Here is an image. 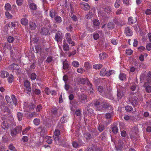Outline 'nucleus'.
I'll list each match as a JSON object with an SVG mask.
<instances>
[{"label": "nucleus", "instance_id": "0e129e2a", "mask_svg": "<svg viewBox=\"0 0 151 151\" xmlns=\"http://www.w3.org/2000/svg\"><path fill=\"white\" fill-rule=\"evenodd\" d=\"M1 110L2 112H4L8 111V108L6 106H2L1 108Z\"/></svg>", "mask_w": 151, "mask_h": 151}, {"label": "nucleus", "instance_id": "58836bf2", "mask_svg": "<svg viewBox=\"0 0 151 151\" xmlns=\"http://www.w3.org/2000/svg\"><path fill=\"white\" fill-rule=\"evenodd\" d=\"M22 129V126H18L16 127L14 129L17 132V134L20 132Z\"/></svg>", "mask_w": 151, "mask_h": 151}, {"label": "nucleus", "instance_id": "ddd939ff", "mask_svg": "<svg viewBox=\"0 0 151 151\" xmlns=\"http://www.w3.org/2000/svg\"><path fill=\"white\" fill-rule=\"evenodd\" d=\"M105 94V96H103V97H106L109 99H112L113 97L112 96V93L111 91H109L107 90L106 91Z\"/></svg>", "mask_w": 151, "mask_h": 151}, {"label": "nucleus", "instance_id": "a211bd4d", "mask_svg": "<svg viewBox=\"0 0 151 151\" xmlns=\"http://www.w3.org/2000/svg\"><path fill=\"white\" fill-rule=\"evenodd\" d=\"M88 85L89 86V90L90 92V94L92 96H94L95 95L94 93V89L92 87V83H90Z\"/></svg>", "mask_w": 151, "mask_h": 151}, {"label": "nucleus", "instance_id": "4c0bfd02", "mask_svg": "<svg viewBox=\"0 0 151 151\" xmlns=\"http://www.w3.org/2000/svg\"><path fill=\"white\" fill-rule=\"evenodd\" d=\"M17 66L18 65L17 64H12L9 66V68L10 70H13L17 68Z\"/></svg>", "mask_w": 151, "mask_h": 151}, {"label": "nucleus", "instance_id": "412c9836", "mask_svg": "<svg viewBox=\"0 0 151 151\" xmlns=\"http://www.w3.org/2000/svg\"><path fill=\"white\" fill-rule=\"evenodd\" d=\"M137 21L136 18L134 19L132 17H129L128 19V22L130 24H133L135 23Z\"/></svg>", "mask_w": 151, "mask_h": 151}, {"label": "nucleus", "instance_id": "dca6fc26", "mask_svg": "<svg viewBox=\"0 0 151 151\" xmlns=\"http://www.w3.org/2000/svg\"><path fill=\"white\" fill-rule=\"evenodd\" d=\"M87 99V96L86 95L83 94L81 95L80 97V101L81 103H85Z\"/></svg>", "mask_w": 151, "mask_h": 151}, {"label": "nucleus", "instance_id": "09e8293b", "mask_svg": "<svg viewBox=\"0 0 151 151\" xmlns=\"http://www.w3.org/2000/svg\"><path fill=\"white\" fill-rule=\"evenodd\" d=\"M121 1L120 0H116L115 3V7L116 8H118L119 7Z\"/></svg>", "mask_w": 151, "mask_h": 151}, {"label": "nucleus", "instance_id": "f704fd0d", "mask_svg": "<svg viewBox=\"0 0 151 151\" xmlns=\"http://www.w3.org/2000/svg\"><path fill=\"white\" fill-rule=\"evenodd\" d=\"M21 22L22 24L25 25L27 24L28 21L26 18H24L21 19Z\"/></svg>", "mask_w": 151, "mask_h": 151}, {"label": "nucleus", "instance_id": "680f3d73", "mask_svg": "<svg viewBox=\"0 0 151 151\" xmlns=\"http://www.w3.org/2000/svg\"><path fill=\"white\" fill-rule=\"evenodd\" d=\"M73 146L75 148H78L79 147V145L76 142L73 141L72 143Z\"/></svg>", "mask_w": 151, "mask_h": 151}, {"label": "nucleus", "instance_id": "20e7f679", "mask_svg": "<svg viewBox=\"0 0 151 151\" xmlns=\"http://www.w3.org/2000/svg\"><path fill=\"white\" fill-rule=\"evenodd\" d=\"M109 107V104L106 101L103 100V102L101 103V105L99 106L98 110L101 111H102L105 110Z\"/></svg>", "mask_w": 151, "mask_h": 151}, {"label": "nucleus", "instance_id": "3c124183", "mask_svg": "<svg viewBox=\"0 0 151 151\" xmlns=\"http://www.w3.org/2000/svg\"><path fill=\"white\" fill-rule=\"evenodd\" d=\"M84 67L87 69L90 68L91 66L90 65L89 63L88 62H86L84 64Z\"/></svg>", "mask_w": 151, "mask_h": 151}, {"label": "nucleus", "instance_id": "ea45409f", "mask_svg": "<svg viewBox=\"0 0 151 151\" xmlns=\"http://www.w3.org/2000/svg\"><path fill=\"white\" fill-rule=\"evenodd\" d=\"M146 106L147 107V109L150 110H151V101H148L146 102Z\"/></svg>", "mask_w": 151, "mask_h": 151}, {"label": "nucleus", "instance_id": "c03bdc74", "mask_svg": "<svg viewBox=\"0 0 151 151\" xmlns=\"http://www.w3.org/2000/svg\"><path fill=\"white\" fill-rule=\"evenodd\" d=\"M14 80V76L12 75H9L8 78V81L9 83H12Z\"/></svg>", "mask_w": 151, "mask_h": 151}, {"label": "nucleus", "instance_id": "e433bc0d", "mask_svg": "<svg viewBox=\"0 0 151 151\" xmlns=\"http://www.w3.org/2000/svg\"><path fill=\"white\" fill-rule=\"evenodd\" d=\"M125 110L128 112H131L133 110V109L132 106H126L125 107Z\"/></svg>", "mask_w": 151, "mask_h": 151}, {"label": "nucleus", "instance_id": "cd10ccee", "mask_svg": "<svg viewBox=\"0 0 151 151\" xmlns=\"http://www.w3.org/2000/svg\"><path fill=\"white\" fill-rule=\"evenodd\" d=\"M1 127L4 129H6L9 127L8 124L6 122L4 121L1 124Z\"/></svg>", "mask_w": 151, "mask_h": 151}, {"label": "nucleus", "instance_id": "4d7b16f0", "mask_svg": "<svg viewBox=\"0 0 151 151\" xmlns=\"http://www.w3.org/2000/svg\"><path fill=\"white\" fill-rule=\"evenodd\" d=\"M30 127H26L25 129H24L22 132V133L23 135L25 134L28 131V130L30 129Z\"/></svg>", "mask_w": 151, "mask_h": 151}, {"label": "nucleus", "instance_id": "423d86ee", "mask_svg": "<svg viewBox=\"0 0 151 151\" xmlns=\"http://www.w3.org/2000/svg\"><path fill=\"white\" fill-rule=\"evenodd\" d=\"M80 6L81 9L84 10H88L90 8L88 4L84 2L81 3L80 4Z\"/></svg>", "mask_w": 151, "mask_h": 151}, {"label": "nucleus", "instance_id": "49530a36", "mask_svg": "<svg viewBox=\"0 0 151 151\" xmlns=\"http://www.w3.org/2000/svg\"><path fill=\"white\" fill-rule=\"evenodd\" d=\"M17 117L19 121L21 120L23 117V114L21 112H18L17 113Z\"/></svg>", "mask_w": 151, "mask_h": 151}, {"label": "nucleus", "instance_id": "393cba45", "mask_svg": "<svg viewBox=\"0 0 151 151\" xmlns=\"http://www.w3.org/2000/svg\"><path fill=\"white\" fill-rule=\"evenodd\" d=\"M9 75V73L6 71H2L1 73V77L3 78L7 77Z\"/></svg>", "mask_w": 151, "mask_h": 151}, {"label": "nucleus", "instance_id": "9b49d317", "mask_svg": "<svg viewBox=\"0 0 151 151\" xmlns=\"http://www.w3.org/2000/svg\"><path fill=\"white\" fill-rule=\"evenodd\" d=\"M124 32L126 35L127 36H132V32L131 29L130 27H128L125 28Z\"/></svg>", "mask_w": 151, "mask_h": 151}, {"label": "nucleus", "instance_id": "f257e3e1", "mask_svg": "<svg viewBox=\"0 0 151 151\" xmlns=\"http://www.w3.org/2000/svg\"><path fill=\"white\" fill-rule=\"evenodd\" d=\"M60 134V130L58 129H55L54 132V134L53 136L54 140L55 141L56 143L58 142V144L60 145L63 147H65V140L60 139L59 135Z\"/></svg>", "mask_w": 151, "mask_h": 151}, {"label": "nucleus", "instance_id": "de8ad7c7", "mask_svg": "<svg viewBox=\"0 0 151 151\" xmlns=\"http://www.w3.org/2000/svg\"><path fill=\"white\" fill-rule=\"evenodd\" d=\"M5 9L7 11L10 10L11 9V7L10 4L8 3L6 4H5Z\"/></svg>", "mask_w": 151, "mask_h": 151}, {"label": "nucleus", "instance_id": "338daca9", "mask_svg": "<svg viewBox=\"0 0 151 151\" xmlns=\"http://www.w3.org/2000/svg\"><path fill=\"white\" fill-rule=\"evenodd\" d=\"M121 134L122 137H125L126 136L127 134L126 131L124 130L121 132Z\"/></svg>", "mask_w": 151, "mask_h": 151}, {"label": "nucleus", "instance_id": "603ef678", "mask_svg": "<svg viewBox=\"0 0 151 151\" xmlns=\"http://www.w3.org/2000/svg\"><path fill=\"white\" fill-rule=\"evenodd\" d=\"M147 79L148 82H149L151 81V72L149 71L147 76Z\"/></svg>", "mask_w": 151, "mask_h": 151}, {"label": "nucleus", "instance_id": "864d4df0", "mask_svg": "<svg viewBox=\"0 0 151 151\" xmlns=\"http://www.w3.org/2000/svg\"><path fill=\"white\" fill-rule=\"evenodd\" d=\"M33 122L35 125L37 126L40 124V120L38 119H35L33 121Z\"/></svg>", "mask_w": 151, "mask_h": 151}, {"label": "nucleus", "instance_id": "aec40b11", "mask_svg": "<svg viewBox=\"0 0 151 151\" xmlns=\"http://www.w3.org/2000/svg\"><path fill=\"white\" fill-rule=\"evenodd\" d=\"M93 25L94 27L96 29L99 28V26L100 24V22L99 20L95 19L93 21Z\"/></svg>", "mask_w": 151, "mask_h": 151}, {"label": "nucleus", "instance_id": "c756f323", "mask_svg": "<svg viewBox=\"0 0 151 151\" xmlns=\"http://www.w3.org/2000/svg\"><path fill=\"white\" fill-rule=\"evenodd\" d=\"M91 133L92 135L93 136V137L96 136L99 134V132L96 129H93L92 130L91 132Z\"/></svg>", "mask_w": 151, "mask_h": 151}, {"label": "nucleus", "instance_id": "8fccbe9b", "mask_svg": "<svg viewBox=\"0 0 151 151\" xmlns=\"http://www.w3.org/2000/svg\"><path fill=\"white\" fill-rule=\"evenodd\" d=\"M114 74V71L113 70H109L107 72L106 76L107 77L110 76L111 75Z\"/></svg>", "mask_w": 151, "mask_h": 151}, {"label": "nucleus", "instance_id": "a18cd8bd", "mask_svg": "<svg viewBox=\"0 0 151 151\" xmlns=\"http://www.w3.org/2000/svg\"><path fill=\"white\" fill-rule=\"evenodd\" d=\"M104 129V126L103 125H99L98 127V129L100 132L103 131Z\"/></svg>", "mask_w": 151, "mask_h": 151}, {"label": "nucleus", "instance_id": "c85d7f7f", "mask_svg": "<svg viewBox=\"0 0 151 151\" xmlns=\"http://www.w3.org/2000/svg\"><path fill=\"white\" fill-rule=\"evenodd\" d=\"M48 32L49 31L48 29L43 28L41 29L40 33L42 35H46L48 34Z\"/></svg>", "mask_w": 151, "mask_h": 151}, {"label": "nucleus", "instance_id": "69168bd1", "mask_svg": "<svg viewBox=\"0 0 151 151\" xmlns=\"http://www.w3.org/2000/svg\"><path fill=\"white\" fill-rule=\"evenodd\" d=\"M45 91L46 93L48 95L50 93L51 91L48 87H46L45 88Z\"/></svg>", "mask_w": 151, "mask_h": 151}, {"label": "nucleus", "instance_id": "7c9ffc66", "mask_svg": "<svg viewBox=\"0 0 151 151\" xmlns=\"http://www.w3.org/2000/svg\"><path fill=\"white\" fill-rule=\"evenodd\" d=\"M124 92L123 91H120L117 92V95L118 101H119V99H121L123 97L124 95Z\"/></svg>", "mask_w": 151, "mask_h": 151}, {"label": "nucleus", "instance_id": "bf43d9fd", "mask_svg": "<svg viewBox=\"0 0 151 151\" xmlns=\"http://www.w3.org/2000/svg\"><path fill=\"white\" fill-rule=\"evenodd\" d=\"M11 98L14 103L16 105L17 103V101L15 96L14 95H12L11 96Z\"/></svg>", "mask_w": 151, "mask_h": 151}, {"label": "nucleus", "instance_id": "39448f33", "mask_svg": "<svg viewBox=\"0 0 151 151\" xmlns=\"http://www.w3.org/2000/svg\"><path fill=\"white\" fill-rule=\"evenodd\" d=\"M24 86L26 88L25 91L27 93H29L31 91V88L30 87V83L28 81H26L24 82Z\"/></svg>", "mask_w": 151, "mask_h": 151}, {"label": "nucleus", "instance_id": "7ed1b4c3", "mask_svg": "<svg viewBox=\"0 0 151 151\" xmlns=\"http://www.w3.org/2000/svg\"><path fill=\"white\" fill-rule=\"evenodd\" d=\"M129 101L133 106H134L137 104L139 102L138 98L135 96L129 97Z\"/></svg>", "mask_w": 151, "mask_h": 151}, {"label": "nucleus", "instance_id": "4468645a", "mask_svg": "<svg viewBox=\"0 0 151 151\" xmlns=\"http://www.w3.org/2000/svg\"><path fill=\"white\" fill-rule=\"evenodd\" d=\"M146 91L148 93L151 92V86L148 84V82H146L144 85Z\"/></svg>", "mask_w": 151, "mask_h": 151}, {"label": "nucleus", "instance_id": "72a5a7b5", "mask_svg": "<svg viewBox=\"0 0 151 151\" xmlns=\"http://www.w3.org/2000/svg\"><path fill=\"white\" fill-rule=\"evenodd\" d=\"M119 78L120 80L123 81L126 79V75L124 73H121L119 75Z\"/></svg>", "mask_w": 151, "mask_h": 151}, {"label": "nucleus", "instance_id": "f3484780", "mask_svg": "<svg viewBox=\"0 0 151 151\" xmlns=\"http://www.w3.org/2000/svg\"><path fill=\"white\" fill-rule=\"evenodd\" d=\"M70 35L69 33H67V37L68 38V42L69 44H71V46H73L74 45V42L72 41Z\"/></svg>", "mask_w": 151, "mask_h": 151}, {"label": "nucleus", "instance_id": "6e6d98bb", "mask_svg": "<svg viewBox=\"0 0 151 151\" xmlns=\"http://www.w3.org/2000/svg\"><path fill=\"white\" fill-rule=\"evenodd\" d=\"M7 40L9 43H12L14 40V39L12 36H10L8 37Z\"/></svg>", "mask_w": 151, "mask_h": 151}, {"label": "nucleus", "instance_id": "9d476101", "mask_svg": "<svg viewBox=\"0 0 151 151\" xmlns=\"http://www.w3.org/2000/svg\"><path fill=\"white\" fill-rule=\"evenodd\" d=\"M86 82L87 84L88 85L91 83L89 81L88 79L87 78H80L78 80V83L79 84H84Z\"/></svg>", "mask_w": 151, "mask_h": 151}, {"label": "nucleus", "instance_id": "bb28decb", "mask_svg": "<svg viewBox=\"0 0 151 151\" xmlns=\"http://www.w3.org/2000/svg\"><path fill=\"white\" fill-rule=\"evenodd\" d=\"M57 15V13L53 9L51 10L50 12V15L52 18H54Z\"/></svg>", "mask_w": 151, "mask_h": 151}, {"label": "nucleus", "instance_id": "1a4fd4ad", "mask_svg": "<svg viewBox=\"0 0 151 151\" xmlns=\"http://www.w3.org/2000/svg\"><path fill=\"white\" fill-rule=\"evenodd\" d=\"M97 89L100 95L102 96H105V94L106 90L103 87L99 86L98 87Z\"/></svg>", "mask_w": 151, "mask_h": 151}, {"label": "nucleus", "instance_id": "6e6552de", "mask_svg": "<svg viewBox=\"0 0 151 151\" xmlns=\"http://www.w3.org/2000/svg\"><path fill=\"white\" fill-rule=\"evenodd\" d=\"M63 36L62 33L58 32L56 33L55 36V40L57 42H60L62 39Z\"/></svg>", "mask_w": 151, "mask_h": 151}, {"label": "nucleus", "instance_id": "4be33fe9", "mask_svg": "<svg viewBox=\"0 0 151 151\" xmlns=\"http://www.w3.org/2000/svg\"><path fill=\"white\" fill-rule=\"evenodd\" d=\"M101 140L105 141L106 140V133L105 132H104L101 133L99 136Z\"/></svg>", "mask_w": 151, "mask_h": 151}, {"label": "nucleus", "instance_id": "79ce46f5", "mask_svg": "<svg viewBox=\"0 0 151 151\" xmlns=\"http://www.w3.org/2000/svg\"><path fill=\"white\" fill-rule=\"evenodd\" d=\"M133 52V51L131 49H127L126 50L125 53L127 55H131Z\"/></svg>", "mask_w": 151, "mask_h": 151}, {"label": "nucleus", "instance_id": "6ab92c4d", "mask_svg": "<svg viewBox=\"0 0 151 151\" xmlns=\"http://www.w3.org/2000/svg\"><path fill=\"white\" fill-rule=\"evenodd\" d=\"M85 111H86V113L90 114V115L93 113V110L92 109L87 106L85 109Z\"/></svg>", "mask_w": 151, "mask_h": 151}, {"label": "nucleus", "instance_id": "13d9d810", "mask_svg": "<svg viewBox=\"0 0 151 151\" xmlns=\"http://www.w3.org/2000/svg\"><path fill=\"white\" fill-rule=\"evenodd\" d=\"M6 17L8 19H11L12 18V15L10 14L8 11H6L5 13Z\"/></svg>", "mask_w": 151, "mask_h": 151}, {"label": "nucleus", "instance_id": "a19ab883", "mask_svg": "<svg viewBox=\"0 0 151 151\" xmlns=\"http://www.w3.org/2000/svg\"><path fill=\"white\" fill-rule=\"evenodd\" d=\"M72 65L74 67L77 68L79 66V63L77 61H74L72 62Z\"/></svg>", "mask_w": 151, "mask_h": 151}, {"label": "nucleus", "instance_id": "2eb2a0df", "mask_svg": "<svg viewBox=\"0 0 151 151\" xmlns=\"http://www.w3.org/2000/svg\"><path fill=\"white\" fill-rule=\"evenodd\" d=\"M84 137L86 139L87 141H89L90 139L92 138L93 136L92 135L91 133L86 132L84 134Z\"/></svg>", "mask_w": 151, "mask_h": 151}, {"label": "nucleus", "instance_id": "5fc2aeb1", "mask_svg": "<svg viewBox=\"0 0 151 151\" xmlns=\"http://www.w3.org/2000/svg\"><path fill=\"white\" fill-rule=\"evenodd\" d=\"M37 115V114L35 112H33L30 113L28 115V118H31L33 117L36 116Z\"/></svg>", "mask_w": 151, "mask_h": 151}, {"label": "nucleus", "instance_id": "37998d69", "mask_svg": "<svg viewBox=\"0 0 151 151\" xmlns=\"http://www.w3.org/2000/svg\"><path fill=\"white\" fill-rule=\"evenodd\" d=\"M107 56V54L106 53H103L100 54L99 57L100 59L102 60L103 59H104V58L106 57Z\"/></svg>", "mask_w": 151, "mask_h": 151}, {"label": "nucleus", "instance_id": "c9c22d12", "mask_svg": "<svg viewBox=\"0 0 151 151\" xmlns=\"http://www.w3.org/2000/svg\"><path fill=\"white\" fill-rule=\"evenodd\" d=\"M107 71L104 68H103L101 71L100 74V75L103 76H104L105 75H106Z\"/></svg>", "mask_w": 151, "mask_h": 151}, {"label": "nucleus", "instance_id": "2f4dec72", "mask_svg": "<svg viewBox=\"0 0 151 151\" xmlns=\"http://www.w3.org/2000/svg\"><path fill=\"white\" fill-rule=\"evenodd\" d=\"M103 66L102 64H95L93 66V68L95 69H100Z\"/></svg>", "mask_w": 151, "mask_h": 151}, {"label": "nucleus", "instance_id": "a878e982", "mask_svg": "<svg viewBox=\"0 0 151 151\" xmlns=\"http://www.w3.org/2000/svg\"><path fill=\"white\" fill-rule=\"evenodd\" d=\"M107 27L109 29H112L115 27V24L112 22H109L107 25Z\"/></svg>", "mask_w": 151, "mask_h": 151}, {"label": "nucleus", "instance_id": "473e14b6", "mask_svg": "<svg viewBox=\"0 0 151 151\" xmlns=\"http://www.w3.org/2000/svg\"><path fill=\"white\" fill-rule=\"evenodd\" d=\"M112 130L114 133L116 134L118 132V129L116 125H113L112 127Z\"/></svg>", "mask_w": 151, "mask_h": 151}, {"label": "nucleus", "instance_id": "0eeeda50", "mask_svg": "<svg viewBox=\"0 0 151 151\" xmlns=\"http://www.w3.org/2000/svg\"><path fill=\"white\" fill-rule=\"evenodd\" d=\"M70 7L71 9L70 12L71 14H70V16L73 21H76L77 20V17L76 15L73 14L74 8L73 7L71 4H70Z\"/></svg>", "mask_w": 151, "mask_h": 151}, {"label": "nucleus", "instance_id": "e2e57ef3", "mask_svg": "<svg viewBox=\"0 0 151 151\" xmlns=\"http://www.w3.org/2000/svg\"><path fill=\"white\" fill-rule=\"evenodd\" d=\"M37 75L35 73H32L30 76V78L32 80H35L36 78Z\"/></svg>", "mask_w": 151, "mask_h": 151}, {"label": "nucleus", "instance_id": "b1692460", "mask_svg": "<svg viewBox=\"0 0 151 151\" xmlns=\"http://www.w3.org/2000/svg\"><path fill=\"white\" fill-rule=\"evenodd\" d=\"M114 113L113 111L107 113L105 114V117L106 119H110L114 116Z\"/></svg>", "mask_w": 151, "mask_h": 151}, {"label": "nucleus", "instance_id": "052dcab7", "mask_svg": "<svg viewBox=\"0 0 151 151\" xmlns=\"http://www.w3.org/2000/svg\"><path fill=\"white\" fill-rule=\"evenodd\" d=\"M46 139H47L46 142L48 144H51L52 143V140L50 137H46Z\"/></svg>", "mask_w": 151, "mask_h": 151}, {"label": "nucleus", "instance_id": "774afa93", "mask_svg": "<svg viewBox=\"0 0 151 151\" xmlns=\"http://www.w3.org/2000/svg\"><path fill=\"white\" fill-rule=\"evenodd\" d=\"M146 48L147 50L150 51L151 49V43H149L147 44Z\"/></svg>", "mask_w": 151, "mask_h": 151}, {"label": "nucleus", "instance_id": "f8f14e48", "mask_svg": "<svg viewBox=\"0 0 151 151\" xmlns=\"http://www.w3.org/2000/svg\"><path fill=\"white\" fill-rule=\"evenodd\" d=\"M29 8L31 9L34 11L32 12V14L34 16H36L37 12L36 11H35L37 9V6L36 5L33 3H31L30 4Z\"/></svg>", "mask_w": 151, "mask_h": 151}, {"label": "nucleus", "instance_id": "f03ea898", "mask_svg": "<svg viewBox=\"0 0 151 151\" xmlns=\"http://www.w3.org/2000/svg\"><path fill=\"white\" fill-rule=\"evenodd\" d=\"M38 134L41 136H43L46 133V129L43 127H38L37 130Z\"/></svg>", "mask_w": 151, "mask_h": 151}, {"label": "nucleus", "instance_id": "5701e85b", "mask_svg": "<svg viewBox=\"0 0 151 151\" xmlns=\"http://www.w3.org/2000/svg\"><path fill=\"white\" fill-rule=\"evenodd\" d=\"M37 25L34 22H31L29 23V28L32 30H34L36 28Z\"/></svg>", "mask_w": 151, "mask_h": 151}]
</instances>
